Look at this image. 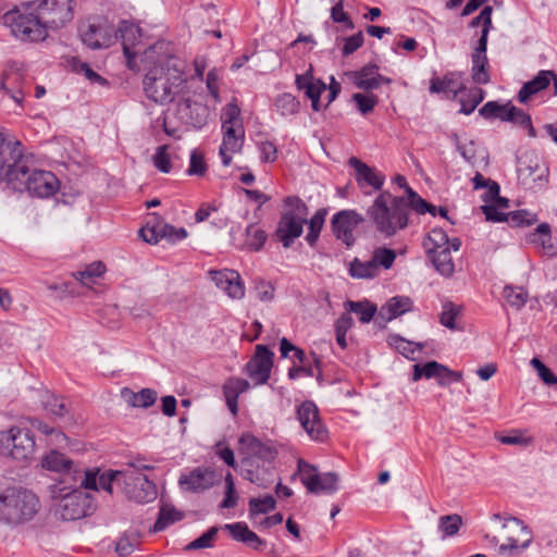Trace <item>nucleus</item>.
<instances>
[{"label": "nucleus", "mask_w": 557, "mask_h": 557, "mask_svg": "<svg viewBox=\"0 0 557 557\" xmlns=\"http://www.w3.org/2000/svg\"><path fill=\"white\" fill-rule=\"evenodd\" d=\"M141 70L145 72L144 91L156 103L172 102L185 83L182 62L165 40L147 47L141 55Z\"/></svg>", "instance_id": "f257e3e1"}, {"label": "nucleus", "mask_w": 557, "mask_h": 557, "mask_svg": "<svg viewBox=\"0 0 557 557\" xmlns=\"http://www.w3.org/2000/svg\"><path fill=\"white\" fill-rule=\"evenodd\" d=\"M375 232L383 238L396 236L407 228L410 221V202L407 196L381 193L367 210Z\"/></svg>", "instance_id": "f03ea898"}, {"label": "nucleus", "mask_w": 557, "mask_h": 557, "mask_svg": "<svg viewBox=\"0 0 557 557\" xmlns=\"http://www.w3.org/2000/svg\"><path fill=\"white\" fill-rule=\"evenodd\" d=\"M40 507L39 498L22 486L0 491V522L21 524L32 520Z\"/></svg>", "instance_id": "7ed1b4c3"}, {"label": "nucleus", "mask_w": 557, "mask_h": 557, "mask_svg": "<svg viewBox=\"0 0 557 557\" xmlns=\"http://www.w3.org/2000/svg\"><path fill=\"white\" fill-rule=\"evenodd\" d=\"M50 174L38 169V160L20 140L8 139L0 127V174Z\"/></svg>", "instance_id": "20e7f679"}, {"label": "nucleus", "mask_w": 557, "mask_h": 557, "mask_svg": "<svg viewBox=\"0 0 557 557\" xmlns=\"http://www.w3.org/2000/svg\"><path fill=\"white\" fill-rule=\"evenodd\" d=\"M492 546H497V557L520 555L532 542L531 530L518 518H508L503 523L498 535H485Z\"/></svg>", "instance_id": "39448f33"}, {"label": "nucleus", "mask_w": 557, "mask_h": 557, "mask_svg": "<svg viewBox=\"0 0 557 557\" xmlns=\"http://www.w3.org/2000/svg\"><path fill=\"white\" fill-rule=\"evenodd\" d=\"M4 21L13 35L23 41H40L48 36V27L30 2L5 13Z\"/></svg>", "instance_id": "423d86ee"}, {"label": "nucleus", "mask_w": 557, "mask_h": 557, "mask_svg": "<svg viewBox=\"0 0 557 557\" xmlns=\"http://www.w3.org/2000/svg\"><path fill=\"white\" fill-rule=\"evenodd\" d=\"M36 450V442L30 430L14 425L0 432V456L17 462H28Z\"/></svg>", "instance_id": "0eeeda50"}, {"label": "nucleus", "mask_w": 557, "mask_h": 557, "mask_svg": "<svg viewBox=\"0 0 557 557\" xmlns=\"http://www.w3.org/2000/svg\"><path fill=\"white\" fill-rule=\"evenodd\" d=\"M306 216L307 207L299 198H286L284 212L275 232L284 247H289L301 235Z\"/></svg>", "instance_id": "6e6552de"}, {"label": "nucleus", "mask_w": 557, "mask_h": 557, "mask_svg": "<svg viewBox=\"0 0 557 557\" xmlns=\"http://www.w3.org/2000/svg\"><path fill=\"white\" fill-rule=\"evenodd\" d=\"M82 42L92 49H107L115 42L114 25L102 17L87 20L78 28Z\"/></svg>", "instance_id": "1a4fd4ad"}, {"label": "nucleus", "mask_w": 557, "mask_h": 557, "mask_svg": "<svg viewBox=\"0 0 557 557\" xmlns=\"http://www.w3.org/2000/svg\"><path fill=\"white\" fill-rule=\"evenodd\" d=\"M30 3L48 29L63 27L74 17V0H35Z\"/></svg>", "instance_id": "9d476101"}, {"label": "nucleus", "mask_w": 557, "mask_h": 557, "mask_svg": "<svg viewBox=\"0 0 557 557\" xmlns=\"http://www.w3.org/2000/svg\"><path fill=\"white\" fill-rule=\"evenodd\" d=\"M238 445L242 465L252 466L258 460L274 461L277 456V450L269 442H262L249 432L240 435Z\"/></svg>", "instance_id": "9b49d317"}, {"label": "nucleus", "mask_w": 557, "mask_h": 557, "mask_svg": "<svg viewBox=\"0 0 557 557\" xmlns=\"http://www.w3.org/2000/svg\"><path fill=\"white\" fill-rule=\"evenodd\" d=\"M116 35L119 34L123 47V52L127 59L128 67L135 66V59L139 58L141 62L143 52L147 49L144 48V35L139 26L122 21L117 27Z\"/></svg>", "instance_id": "f8f14e48"}, {"label": "nucleus", "mask_w": 557, "mask_h": 557, "mask_svg": "<svg viewBox=\"0 0 557 557\" xmlns=\"http://www.w3.org/2000/svg\"><path fill=\"white\" fill-rule=\"evenodd\" d=\"M91 509V498L82 490H72L60 496L57 513L65 521L85 517Z\"/></svg>", "instance_id": "ddd939ff"}, {"label": "nucleus", "mask_w": 557, "mask_h": 557, "mask_svg": "<svg viewBox=\"0 0 557 557\" xmlns=\"http://www.w3.org/2000/svg\"><path fill=\"white\" fill-rule=\"evenodd\" d=\"M123 491L128 499L139 504L154 500L158 494L156 484L148 480L147 475L135 474L131 470H125Z\"/></svg>", "instance_id": "4468645a"}, {"label": "nucleus", "mask_w": 557, "mask_h": 557, "mask_svg": "<svg viewBox=\"0 0 557 557\" xmlns=\"http://www.w3.org/2000/svg\"><path fill=\"white\" fill-rule=\"evenodd\" d=\"M297 418L310 440L325 442L329 438V431L322 422L319 409L314 403L304 401L297 408Z\"/></svg>", "instance_id": "2eb2a0df"}, {"label": "nucleus", "mask_w": 557, "mask_h": 557, "mask_svg": "<svg viewBox=\"0 0 557 557\" xmlns=\"http://www.w3.org/2000/svg\"><path fill=\"white\" fill-rule=\"evenodd\" d=\"M363 222V216L355 210H342L332 218V231L335 237L346 246L355 243V231Z\"/></svg>", "instance_id": "dca6fc26"}, {"label": "nucleus", "mask_w": 557, "mask_h": 557, "mask_svg": "<svg viewBox=\"0 0 557 557\" xmlns=\"http://www.w3.org/2000/svg\"><path fill=\"white\" fill-rule=\"evenodd\" d=\"M125 470H107L100 472L99 468L88 469L85 471V478L82 486L85 490L99 491L102 490L108 494L113 493V485H123Z\"/></svg>", "instance_id": "f3484780"}, {"label": "nucleus", "mask_w": 557, "mask_h": 557, "mask_svg": "<svg viewBox=\"0 0 557 557\" xmlns=\"http://www.w3.org/2000/svg\"><path fill=\"white\" fill-rule=\"evenodd\" d=\"M274 354L263 345H257L255 355L246 364V373L256 384H265L273 367Z\"/></svg>", "instance_id": "a211bd4d"}, {"label": "nucleus", "mask_w": 557, "mask_h": 557, "mask_svg": "<svg viewBox=\"0 0 557 557\" xmlns=\"http://www.w3.org/2000/svg\"><path fill=\"white\" fill-rule=\"evenodd\" d=\"M222 129V143L219 148V154L222 163L228 165L235 153L240 152L245 141L244 126L225 127Z\"/></svg>", "instance_id": "6ab92c4d"}, {"label": "nucleus", "mask_w": 557, "mask_h": 557, "mask_svg": "<svg viewBox=\"0 0 557 557\" xmlns=\"http://www.w3.org/2000/svg\"><path fill=\"white\" fill-rule=\"evenodd\" d=\"M466 91V85L462 81V73L449 72L443 77L434 76L430 81V92L447 95L448 99H457L460 94Z\"/></svg>", "instance_id": "aec40b11"}, {"label": "nucleus", "mask_w": 557, "mask_h": 557, "mask_svg": "<svg viewBox=\"0 0 557 557\" xmlns=\"http://www.w3.org/2000/svg\"><path fill=\"white\" fill-rule=\"evenodd\" d=\"M210 276L215 285L233 299H242L245 296V286L238 272L234 270L211 271Z\"/></svg>", "instance_id": "412c9836"}, {"label": "nucleus", "mask_w": 557, "mask_h": 557, "mask_svg": "<svg viewBox=\"0 0 557 557\" xmlns=\"http://www.w3.org/2000/svg\"><path fill=\"white\" fill-rule=\"evenodd\" d=\"M176 114L182 123L199 128L207 123L208 108L190 99H184L177 103Z\"/></svg>", "instance_id": "4be33fe9"}, {"label": "nucleus", "mask_w": 557, "mask_h": 557, "mask_svg": "<svg viewBox=\"0 0 557 557\" xmlns=\"http://www.w3.org/2000/svg\"><path fill=\"white\" fill-rule=\"evenodd\" d=\"M554 83V91L557 95V74L549 70H543L537 73V75L527 82L518 92V100L521 103L528 102V100L535 94L546 89L550 82Z\"/></svg>", "instance_id": "5701e85b"}, {"label": "nucleus", "mask_w": 557, "mask_h": 557, "mask_svg": "<svg viewBox=\"0 0 557 557\" xmlns=\"http://www.w3.org/2000/svg\"><path fill=\"white\" fill-rule=\"evenodd\" d=\"M296 86L299 90H304L305 95L311 100V107L319 112L322 109L320 96L326 90V85L321 79H315L311 73V69L304 74L296 75Z\"/></svg>", "instance_id": "b1692460"}, {"label": "nucleus", "mask_w": 557, "mask_h": 557, "mask_svg": "<svg viewBox=\"0 0 557 557\" xmlns=\"http://www.w3.org/2000/svg\"><path fill=\"white\" fill-rule=\"evenodd\" d=\"M215 472L208 468H197L180 478V484L186 491L199 493L213 486Z\"/></svg>", "instance_id": "393cba45"}, {"label": "nucleus", "mask_w": 557, "mask_h": 557, "mask_svg": "<svg viewBox=\"0 0 557 557\" xmlns=\"http://www.w3.org/2000/svg\"><path fill=\"white\" fill-rule=\"evenodd\" d=\"M273 461L258 460L252 466L242 465L246 480L260 487H268L273 482Z\"/></svg>", "instance_id": "a878e982"}, {"label": "nucleus", "mask_w": 557, "mask_h": 557, "mask_svg": "<svg viewBox=\"0 0 557 557\" xmlns=\"http://www.w3.org/2000/svg\"><path fill=\"white\" fill-rule=\"evenodd\" d=\"M354 84L364 90L376 89L381 84H391V78L382 76L376 65H366L351 74Z\"/></svg>", "instance_id": "bb28decb"}, {"label": "nucleus", "mask_w": 557, "mask_h": 557, "mask_svg": "<svg viewBox=\"0 0 557 557\" xmlns=\"http://www.w3.org/2000/svg\"><path fill=\"white\" fill-rule=\"evenodd\" d=\"M485 36H481L478 41V47L472 53V69L471 76L476 84H487L490 82V74L487 72V57H486Z\"/></svg>", "instance_id": "cd10ccee"}, {"label": "nucleus", "mask_w": 557, "mask_h": 557, "mask_svg": "<svg viewBox=\"0 0 557 557\" xmlns=\"http://www.w3.org/2000/svg\"><path fill=\"white\" fill-rule=\"evenodd\" d=\"M60 189L58 176H27L26 190L36 197L48 198Z\"/></svg>", "instance_id": "c85d7f7f"}, {"label": "nucleus", "mask_w": 557, "mask_h": 557, "mask_svg": "<svg viewBox=\"0 0 557 557\" xmlns=\"http://www.w3.org/2000/svg\"><path fill=\"white\" fill-rule=\"evenodd\" d=\"M250 384L247 380L240 377H228L222 386L223 396L226 405L234 417L238 413V397L247 392Z\"/></svg>", "instance_id": "c756f323"}, {"label": "nucleus", "mask_w": 557, "mask_h": 557, "mask_svg": "<svg viewBox=\"0 0 557 557\" xmlns=\"http://www.w3.org/2000/svg\"><path fill=\"white\" fill-rule=\"evenodd\" d=\"M121 397L131 407L148 408L156 403L157 392L151 388H143L138 393H135L131 388L124 387L121 391Z\"/></svg>", "instance_id": "7c9ffc66"}, {"label": "nucleus", "mask_w": 557, "mask_h": 557, "mask_svg": "<svg viewBox=\"0 0 557 557\" xmlns=\"http://www.w3.org/2000/svg\"><path fill=\"white\" fill-rule=\"evenodd\" d=\"M459 238L449 239L446 232L442 228H433L429 232L426 238L423 242V247L426 252H432L436 249L451 246L455 251L460 248Z\"/></svg>", "instance_id": "2f4dec72"}, {"label": "nucleus", "mask_w": 557, "mask_h": 557, "mask_svg": "<svg viewBox=\"0 0 557 557\" xmlns=\"http://www.w3.org/2000/svg\"><path fill=\"white\" fill-rule=\"evenodd\" d=\"M224 529L230 532L235 541L243 542L252 548H259L264 543L263 541L244 522H236L232 524H225Z\"/></svg>", "instance_id": "473e14b6"}, {"label": "nucleus", "mask_w": 557, "mask_h": 557, "mask_svg": "<svg viewBox=\"0 0 557 557\" xmlns=\"http://www.w3.org/2000/svg\"><path fill=\"white\" fill-rule=\"evenodd\" d=\"M40 466L47 471L64 473L72 469L73 461L64 454L51 449L45 454L40 460Z\"/></svg>", "instance_id": "72a5a7b5"}, {"label": "nucleus", "mask_w": 557, "mask_h": 557, "mask_svg": "<svg viewBox=\"0 0 557 557\" xmlns=\"http://www.w3.org/2000/svg\"><path fill=\"white\" fill-rule=\"evenodd\" d=\"M547 168L542 158L534 151H523L517 157V173L532 174L534 172H546Z\"/></svg>", "instance_id": "f704fd0d"}, {"label": "nucleus", "mask_w": 557, "mask_h": 557, "mask_svg": "<svg viewBox=\"0 0 557 557\" xmlns=\"http://www.w3.org/2000/svg\"><path fill=\"white\" fill-rule=\"evenodd\" d=\"M451 246L444 247L442 249H436L432 252H428L430 256L432 263L436 268V270L445 276H450L455 271V264L453 262L450 250Z\"/></svg>", "instance_id": "c9c22d12"}, {"label": "nucleus", "mask_w": 557, "mask_h": 557, "mask_svg": "<svg viewBox=\"0 0 557 557\" xmlns=\"http://www.w3.org/2000/svg\"><path fill=\"white\" fill-rule=\"evenodd\" d=\"M529 238L530 243L540 246L545 253H557V247L552 244L550 225L548 223L539 224Z\"/></svg>", "instance_id": "e433bc0d"}, {"label": "nucleus", "mask_w": 557, "mask_h": 557, "mask_svg": "<svg viewBox=\"0 0 557 557\" xmlns=\"http://www.w3.org/2000/svg\"><path fill=\"white\" fill-rule=\"evenodd\" d=\"M408 200L410 202V210L416 211L418 214H424L429 212L431 215L435 216L440 213L443 218H447V209L440 207L438 209L424 199H422L416 191H413L410 187L407 188Z\"/></svg>", "instance_id": "4c0bfd02"}, {"label": "nucleus", "mask_w": 557, "mask_h": 557, "mask_svg": "<svg viewBox=\"0 0 557 557\" xmlns=\"http://www.w3.org/2000/svg\"><path fill=\"white\" fill-rule=\"evenodd\" d=\"M106 272V265L101 261L92 262L83 271L73 273L75 280L79 281L84 286L91 287L97 280Z\"/></svg>", "instance_id": "58836bf2"}, {"label": "nucleus", "mask_w": 557, "mask_h": 557, "mask_svg": "<svg viewBox=\"0 0 557 557\" xmlns=\"http://www.w3.org/2000/svg\"><path fill=\"white\" fill-rule=\"evenodd\" d=\"M459 96V102L461 104L459 112L469 115L483 101L485 92L483 89L478 87L472 89L466 88V91Z\"/></svg>", "instance_id": "ea45409f"}, {"label": "nucleus", "mask_w": 557, "mask_h": 557, "mask_svg": "<svg viewBox=\"0 0 557 557\" xmlns=\"http://www.w3.org/2000/svg\"><path fill=\"white\" fill-rule=\"evenodd\" d=\"M349 274L354 278L369 280L374 278L377 275L375 265L371 262V260H360L359 258H355L349 263Z\"/></svg>", "instance_id": "a19ab883"}, {"label": "nucleus", "mask_w": 557, "mask_h": 557, "mask_svg": "<svg viewBox=\"0 0 557 557\" xmlns=\"http://www.w3.org/2000/svg\"><path fill=\"white\" fill-rule=\"evenodd\" d=\"M370 260L375 265L379 275L382 269L388 270L393 267L396 260V252L391 248L377 247L373 250Z\"/></svg>", "instance_id": "79ce46f5"}, {"label": "nucleus", "mask_w": 557, "mask_h": 557, "mask_svg": "<svg viewBox=\"0 0 557 557\" xmlns=\"http://www.w3.org/2000/svg\"><path fill=\"white\" fill-rule=\"evenodd\" d=\"M338 475L334 472H326L320 474L315 480L313 490H309L308 492L313 494H333L337 491L338 486Z\"/></svg>", "instance_id": "37998d69"}, {"label": "nucleus", "mask_w": 557, "mask_h": 557, "mask_svg": "<svg viewBox=\"0 0 557 557\" xmlns=\"http://www.w3.org/2000/svg\"><path fill=\"white\" fill-rule=\"evenodd\" d=\"M344 306L347 311L356 313L361 323H369L376 311V307L371 305L369 301L348 300Z\"/></svg>", "instance_id": "c03bdc74"}, {"label": "nucleus", "mask_w": 557, "mask_h": 557, "mask_svg": "<svg viewBox=\"0 0 557 557\" xmlns=\"http://www.w3.org/2000/svg\"><path fill=\"white\" fill-rule=\"evenodd\" d=\"M183 513L177 511L174 507L165 505L162 506L159 512V517L152 528L154 533L164 530L170 524L182 520Z\"/></svg>", "instance_id": "a18cd8bd"}, {"label": "nucleus", "mask_w": 557, "mask_h": 557, "mask_svg": "<svg viewBox=\"0 0 557 557\" xmlns=\"http://www.w3.org/2000/svg\"><path fill=\"white\" fill-rule=\"evenodd\" d=\"M221 128L244 126L240 109L235 102L227 103L221 112Z\"/></svg>", "instance_id": "49530a36"}, {"label": "nucleus", "mask_w": 557, "mask_h": 557, "mask_svg": "<svg viewBox=\"0 0 557 557\" xmlns=\"http://www.w3.org/2000/svg\"><path fill=\"white\" fill-rule=\"evenodd\" d=\"M473 183L474 188L476 189L481 187L485 188L483 195L481 196L485 205L492 203L499 194V185L490 178H485V176H474Z\"/></svg>", "instance_id": "de8ad7c7"}, {"label": "nucleus", "mask_w": 557, "mask_h": 557, "mask_svg": "<svg viewBox=\"0 0 557 557\" xmlns=\"http://www.w3.org/2000/svg\"><path fill=\"white\" fill-rule=\"evenodd\" d=\"M511 108H515V106L510 103L499 104L496 101H488L479 110V113L484 119L497 117L507 122L508 120L506 119V115Z\"/></svg>", "instance_id": "09e8293b"}, {"label": "nucleus", "mask_w": 557, "mask_h": 557, "mask_svg": "<svg viewBox=\"0 0 557 557\" xmlns=\"http://www.w3.org/2000/svg\"><path fill=\"white\" fill-rule=\"evenodd\" d=\"M267 238V233L257 224H250L246 228V246L251 250H260Z\"/></svg>", "instance_id": "8fccbe9b"}, {"label": "nucleus", "mask_w": 557, "mask_h": 557, "mask_svg": "<svg viewBox=\"0 0 557 557\" xmlns=\"http://www.w3.org/2000/svg\"><path fill=\"white\" fill-rule=\"evenodd\" d=\"M411 309V300L408 297H393L386 306L382 308L383 311L387 312V318L394 319L398 315L404 314L405 312Z\"/></svg>", "instance_id": "3c124183"}, {"label": "nucleus", "mask_w": 557, "mask_h": 557, "mask_svg": "<svg viewBox=\"0 0 557 557\" xmlns=\"http://www.w3.org/2000/svg\"><path fill=\"white\" fill-rule=\"evenodd\" d=\"M506 119L508 120L507 122H511L527 128L530 137H536V132L532 125L531 116L521 109L517 107L511 108L506 115Z\"/></svg>", "instance_id": "603ef678"}, {"label": "nucleus", "mask_w": 557, "mask_h": 557, "mask_svg": "<svg viewBox=\"0 0 557 557\" xmlns=\"http://www.w3.org/2000/svg\"><path fill=\"white\" fill-rule=\"evenodd\" d=\"M275 108L284 116L294 115L299 111V101L292 94H283L276 98Z\"/></svg>", "instance_id": "864d4df0"}, {"label": "nucleus", "mask_w": 557, "mask_h": 557, "mask_svg": "<svg viewBox=\"0 0 557 557\" xmlns=\"http://www.w3.org/2000/svg\"><path fill=\"white\" fill-rule=\"evenodd\" d=\"M298 474L300 478L301 483L306 486V488L313 490L312 485L314 486L315 480L321 474L318 472V469L308 463L307 461L299 459L298 460Z\"/></svg>", "instance_id": "5fc2aeb1"}, {"label": "nucleus", "mask_w": 557, "mask_h": 557, "mask_svg": "<svg viewBox=\"0 0 557 557\" xmlns=\"http://www.w3.org/2000/svg\"><path fill=\"white\" fill-rule=\"evenodd\" d=\"M503 296L507 304L516 309L522 308L528 300V293L522 287L506 286Z\"/></svg>", "instance_id": "6e6d98bb"}, {"label": "nucleus", "mask_w": 557, "mask_h": 557, "mask_svg": "<svg viewBox=\"0 0 557 557\" xmlns=\"http://www.w3.org/2000/svg\"><path fill=\"white\" fill-rule=\"evenodd\" d=\"M42 405L48 413L57 417H62L67 412L66 403L63 398L58 397L53 394H46L42 397Z\"/></svg>", "instance_id": "4d7b16f0"}, {"label": "nucleus", "mask_w": 557, "mask_h": 557, "mask_svg": "<svg viewBox=\"0 0 557 557\" xmlns=\"http://www.w3.org/2000/svg\"><path fill=\"white\" fill-rule=\"evenodd\" d=\"M276 502L273 496L267 495L262 498H251L249 500V516L253 517L261 513H268L275 509Z\"/></svg>", "instance_id": "13d9d810"}, {"label": "nucleus", "mask_w": 557, "mask_h": 557, "mask_svg": "<svg viewBox=\"0 0 557 557\" xmlns=\"http://www.w3.org/2000/svg\"><path fill=\"white\" fill-rule=\"evenodd\" d=\"M496 438L505 445H518L527 447L533 444L534 440L528 435L527 431L513 430L508 435H496Z\"/></svg>", "instance_id": "bf43d9fd"}, {"label": "nucleus", "mask_w": 557, "mask_h": 557, "mask_svg": "<svg viewBox=\"0 0 557 557\" xmlns=\"http://www.w3.org/2000/svg\"><path fill=\"white\" fill-rule=\"evenodd\" d=\"M506 222L516 227L530 226L537 222V215L528 210H516L508 213Z\"/></svg>", "instance_id": "052dcab7"}, {"label": "nucleus", "mask_w": 557, "mask_h": 557, "mask_svg": "<svg viewBox=\"0 0 557 557\" xmlns=\"http://www.w3.org/2000/svg\"><path fill=\"white\" fill-rule=\"evenodd\" d=\"M461 524L462 520L459 515H447L440 518L438 529L444 537L454 536L458 533Z\"/></svg>", "instance_id": "680f3d73"}, {"label": "nucleus", "mask_w": 557, "mask_h": 557, "mask_svg": "<svg viewBox=\"0 0 557 557\" xmlns=\"http://www.w3.org/2000/svg\"><path fill=\"white\" fill-rule=\"evenodd\" d=\"M440 366L441 363L437 361H429L424 364L416 363L413 366L412 380L419 381L421 377L435 379L436 374H438Z\"/></svg>", "instance_id": "e2e57ef3"}, {"label": "nucleus", "mask_w": 557, "mask_h": 557, "mask_svg": "<svg viewBox=\"0 0 557 557\" xmlns=\"http://www.w3.org/2000/svg\"><path fill=\"white\" fill-rule=\"evenodd\" d=\"M352 100L356 102L357 109L361 114H368L373 111L379 99L373 94H354Z\"/></svg>", "instance_id": "0e129e2a"}, {"label": "nucleus", "mask_w": 557, "mask_h": 557, "mask_svg": "<svg viewBox=\"0 0 557 557\" xmlns=\"http://www.w3.org/2000/svg\"><path fill=\"white\" fill-rule=\"evenodd\" d=\"M139 545V539L136 534H124L116 543L115 550L120 556H128Z\"/></svg>", "instance_id": "69168bd1"}, {"label": "nucleus", "mask_w": 557, "mask_h": 557, "mask_svg": "<svg viewBox=\"0 0 557 557\" xmlns=\"http://www.w3.org/2000/svg\"><path fill=\"white\" fill-rule=\"evenodd\" d=\"M459 313H460V309L458 306H456L453 302H446L443 306V311L441 313L440 321L444 326H446L450 330H455L456 329L455 320L459 315Z\"/></svg>", "instance_id": "338daca9"}, {"label": "nucleus", "mask_w": 557, "mask_h": 557, "mask_svg": "<svg viewBox=\"0 0 557 557\" xmlns=\"http://www.w3.org/2000/svg\"><path fill=\"white\" fill-rule=\"evenodd\" d=\"M357 184L364 195H370L382 187L383 176H357Z\"/></svg>", "instance_id": "774afa93"}]
</instances>
